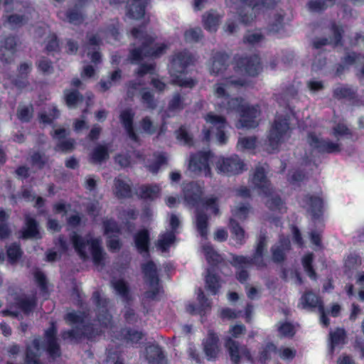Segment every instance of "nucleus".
I'll list each match as a JSON object with an SVG mask.
<instances>
[{
    "label": "nucleus",
    "instance_id": "1",
    "mask_svg": "<svg viewBox=\"0 0 364 364\" xmlns=\"http://www.w3.org/2000/svg\"><path fill=\"white\" fill-rule=\"evenodd\" d=\"M245 84L244 80L226 79L225 82L217 85L215 91L218 100L217 104L220 109L225 110L227 114L235 112L239 114L240 119L236 124L238 129L254 128L259 122L260 111L257 106L250 107L242 99L230 98L229 93H232L237 90L238 86H242Z\"/></svg>",
    "mask_w": 364,
    "mask_h": 364
},
{
    "label": "nucleus",
    "instance_id": "2",
    "mask_svg": "<svg viewBox=\"0 0 364 364\" xmlns=\"http://www.w3.org/2000/svg\"><path fill=\"white\" fill-rule=\"evenodd\" d=\"M213 161L216 164L218 173L226 175L237 174L243 170L245 166L237 156L213 158L209 151H205L198 152L191 156L188 169L195 173L208 176L210 174L209 163Z\"/></svg>",
    "mask_w": 364,
    "mask_h": 364
},
{
    "label": "nucleus",
    "instance_id": "3",
    "mask_svg": "<svg viewBox=\"0 0 364 364\" xmlns=\"http://www.w3.org/2000/svg\"><path fill=\"white\" fill-rule=\"evenodd\" d=\"M245 328L243 325L236 324L230 326L228 335L224 338V346L226 348L230 359L233 364H240L242 360H247L251 364H262L267 361L265 357L267 350L274 351V347L269 345L262 350H259L257 355L252 354L245 346H240L238 342L234 338H238L244 334Z\"/></svg>",
    "mask_w": 364,
    "mask_h": 364
},
{
    "label": "nucleus",
    "instance_id": "4",
    "mask_svg": "<svg viewBox=\"0 0 364 364\" xmlns=\"http://www.w3.org/2000/svg\"><path fill=\"white\" fill-rule=\"evenodd\" d=\"M203 188L198 183H191L184 188L185 200L187 203L197 206L196 214V225L201 237H206L208 233V218L202 213L205 210L214 215L219 213L218 198L210 196L200 200Z\"/></svg>",
    "mask_w": 364,
    "mask_h": 364
},
{
    "label": "nucleus",
    "instance_id": "5",
    "mask_svg": "<svg viewBox=\"0 0 364 364\" xmlns=\"http://www.w3.org/2000/svg\"><path fill=\"white\" fill-rule=\"evenodd\" d=\"M132 35L141 43L139 49H134L131 52L130 58L133 63H139L145 58L158 57L166 48L164 44L155 42L154 38L146 32L144 33L142 28H134Z\"/></svg>",
    "mask_w": 364,
    "mask_h": 364
},
{
    "label": "nucleus",
    "instance_id": "6",
    "mask_svg": "<svg viewBox=\"0 0 364 364\" xmlns=\"http://www.w3.org/2000/svg\"><path fill=\"white\" fill-rule=\"evenodd\" d=\"M56 328L54 324L46 331V344L41 346L38 340L35 339L27 347L26 364H41L39 356L42 351L46 350L48 353L55 357L60 355L59 346L55 338Z\"/></svg>",
    "mask_w": 364,
    "mask_h": 364
},
{
    "label": "nucleus",
    "instance_id": "7",
    "mask_svg": "<svg viewBox=\"0 0 364 364\" xmlns=\"http://www.w3.org/2000/svg\"><path fill=\"white\" fill-rule=\"evenodd\" d=\"M71 241L75 251L82 259H87L90 256L95 264L101 263L104 253L99 240L93 239L90 235L82 239L75 234L72 236Z\"/></svg>",
    "mask_w": 364,
    "mask_h": 364
},
{
    "label": "nucleus",
    "instance_id": "8",
    "mask_svg": "<svg viewBox=\"0 0 364 364\" xmlns=\"http://www.w3.org/2000/svg\"><path fill=\"white\" fill-rule=\"evenodd\" d=\"M193 62V58L186 52L175 55L169 65V73L173 83L181 87H191L195 85L192 79L183 78L186 67Z\"/></svg>",
    "mask_w": 364,
    "mask_h": 364
},
{
    "label": "nucleus",
    "instance_id": "9",
    "mask_svg": "<svg viewBox=\"0 0 364 364\" xmlns=\"http://www.w3.org/2000/svg\"><path fill=\"white\" fill-rule=\"evenodd\" d=\"M252 183L255 188L258 189V193L263 195L265 203L268 205L269 208L276 210H278L281 212L283 209V204L280 198L274 196L270 188V184L265 176V168L264 167H259L256 169L253 177Z\"/></svg>",
    "mask_w": 364,
    "mask_h": 364
},
{
    "label": "nucleus",
    "instance_id": "10",
    "mask_svg": "<svg viewBox=\"0 0 364 364\" xmlns=\"http://www.w3.org/2000/svg\"><path fill=\"white\" fill-rule=\"evenodd\" d=\"M205 126L203 129V138L208 141L212 136H215L220 144H223L227 140L225 129L227 127L225 119L219 114L210 112L205 117Z\"/></svg>",
    "mask_w": 364,
    "mask_h": 364
},
{
    "label": "nucleus",
    "instance_id": "11",
    "mask_svg": "<svg viewBox=\"0 0 364 364\" xmlns=\"http://www.w3.org/2000/svg\"><path fill=\"white\" fill-rule=\"evenodd\" d=\"M287 118L277 116L269 130L266 149L272 153L277 151L282 144L289 137V124Z\"/></svg>",
    "mask_w": 364,
    "mask_h": 364
},
{
    "label": "nucleus",
    "instance_id": "12",
    "mask_svg": "<svg viewBox=\"0 0 364 364\" xmlns=\"http://www.w3.org/2000/svg\"><path fill=\"white\" fill-rule=\"evenodd\" d=\"M66 319L70 324L76 325V329L65 332L63 335L64 339L74 341L80 333L88 338H92L95 329L92 326L85 324V317L81 313L70 312L67 314Z\"/></svg>",
    "mask_w": 364,
    "mask_h": 364
},
{
    "label": "nucleus",
    "instance_id": "13",
    "mask_svg": "<svg viewBox=\"0 0 364 364\" xmlns=\"http://www.w3.org/2000/svg\"><path fill=\"white\" fill-rule=\"evenodd\" d=\"M133 117L134 114L131 110H124L120 115L121 122L131 140L137 141L139 134L145 133L151 134L155 132V127L153 125L150 119L146 117L141 121L136 134L132 125Z\"/></svg>",
    "mask_w": 364,
    "mask_h": 364
},
{
    "label": "nucleus",
    "instance_id": "14",
    "mask_svg": "<svg viewBox=\"0 0 364 364\" xmlns=\"http://www.w3.org/2000/svg\"><path fill=\"white\" fill-rule=\"evenodd\" d=\"M265 246L264 240H261L256 250L255 257L253 259H248L242 256H235L232 257V264L237 270L240 272L237 273V279L243 283L247 278V273L246 269L250 265L251 262L255 263L259 267L261 266V263L263 262L262 253Z\"/></svg>",
    "mask_w": 364,
    "mask_h": 364
},
{
    "label": "nucleus",
    "instance_id": "15",
    "mask_svg": "<svg viewBox=\"0 0 364 364\" xmlns=\"http://www.w3.org/2000/svg\"><path fill=\"white\" fill-rule=\"evenodd\" d=\"M142 270L146 282L150 289V291L146 292V296L147 298L155 299L160 291L156 267L152 262H149L143 265Z\"/></svg>",
    "mask_w": 364,
    "mask_h": 364
},
{
    "label": "nucleus",
    "instance_id": "16",
    "mask_svg": "<svg viewBox=\"0 0 364 364\" xmlns=\"http://www.w3.org/2000/svg\"><path fill=\"white\" fill-rule=\"evenodd\" d=\"M203 350L208 360H215L221 353L220 341L218 335L210 331L203 341Z\"/></svg>",
    "mask_w": 364,
    "mask_h": 364
},
{
    "label": "nucleus",
    "instance_id": "17",
    "mask_svg": "<svg viewBox=\"0 0 364 364\" xmlns=\"http://www.w3.org/2000/svg\"><path fill=\"white\" fill-rule=\"evenodd\" d=\"M249 213V208L247 205H242L232 210V218L230 219V227L232 232L238 242H241L245 238V232L236 223L235 220H242L246 218Z\"/></svg>",
    "mask_w": 364,
    "mask_h": 364
},
{
    "label": "nucleus",
    "instance_id": "18",
    "mask_svg": "<svg viewBox=\"0 0 364 364\" xmlns=\"http://www.w3.org/2000/svg\"><path fill=\"white\" fill-rule=\"evenodd\" d=\"M179 225V220L175 215H171L170 217V225L172 230L166 233L161 234L159 238L156 247L162 252H166L174 243L176 237L174 231Z\"/></svg>",
    "mask_w": 364,
    "mask_h": 364
},
{
    "label": "nucleus",
    "instance_id": "19",
    "mask_svg": "<svg viewBox=\"0 0 364 364\" xmlns=\"http://www.w3.org/2000/svg\"><path fill=\"white\" fill-rule=\"evenodd\" d=\"M301 305L303 308H318L321 313V322L323 326H327L328 320L324 313L322 303L319 298L313 293H307L301 298Z\"/></svg>",
    "mask_w": 364,
    "mask_h": 364
},
{
    "label": "nucleus",
    "instance_id": "20",
    "mask_svg": "<svg viewBox=\"0 0 364 364\" xmlns=\"http://www.w3.org/2000/svg\"><path fill=\"white\" fill-rule=\"evenodd\" d=\"M309 143L314 151L336 152L339 150V145L337 143H331L321 139L318 136L311 134L309 136Z\"/></svg>",
    "mask_w": 364,
    "mask_h": 364
},
{
    "label": "nucleus",
    "instance_id": "21",
    "mask_svg": "<svg viewBox=\"0 0 364 364\" xmlns=\"http://www.w3.org/2000/svg\"><path fill=\"white\" fill-rule=\"evenodd\" d=\"M305 207L307 208L308 211L312 215V220L314 223L321 222V217L323 214V210L324 208V203L322 198L321 196H311L307 199L306 205Z\"/></svg>",
    "mask_w": 364,
    "mask_h": 364
},
{
    "label": "nucleus",
    "instance_id": "22",
    "mask_svg": "<svg viewBox=\"0 0 364 364\" xmlns=\"http://www.w3.org/2000/svg\"><path fill=\"white\" fill-rule=\"evenodd\" d=\"M237 68L242 73H245L250 75H255L261 70V64L257 56L250 59H241L237 65Z\"/></svg>",
    "mask_w": 364,
    "mask_h": 364
},
{
    "label": "nucleus",
    "instance_id": "23",
    "mask_svg": "<svg viewBox=\"0 0 364 364\" xmlns=\"http://www.w3.org/2000/svg\"><path fill=\"white\" fill-rule=\"evenodd\" d=\"M105 234L108 237V247L112 250H116L119 248L120 244L117 239L119 235V229L114 222L108 220L105 222Z\"/></svg>",
    "mask_w": 364,
    "mask_h": 364
},
{
    "label": "nucleus",
    "instance_id": "24",
    "mask_svg": "<svg viewBox=\"0 0 364 364\" xmlns=\"http://www.w3.org/2000/svg\"><path fill=\"white\" fill-rule=\"evenodd\" d=\"M148 0H127V15L129 18L139 19L145 14V7Z\"/></svg>",
    "mask_w": 364,
    "mask_h": 364
},
{
    "label": "nucleus",
    "instance_id": "25",
    "mask_svg": "<svg viewBox=\"0 0 364 364\" xmlns=\"http://www.w3.org/2000/svg\"><path fill=\"white\" fill-rule=\"evenodd\" d=\"M346 333L342 328H337L329 333V349L333 353L336 348H340L345 343Z\"/></svg>",
    "mask_w": 364,
    "mask_h": 364
},
{
    "label": "nucleus",
    "instance_id": "26",
    "mask_svg": "<svg viewBox=\"0 0 364 364\" xmlns=\"http://www.w3.org/2000/svg\"><path fill=\"white\" fill-rule=\"evenodd\" d=\"M198 301L200 304V306H195L191 303L186 305V311L192 314H200L202 315L210 306V302L205 298L204 294L202 290L199 289L198 292Z\"/></svg>",
    "mask_w": 364,
    "mask_h": 364
},
{
    "label": "nucleus",
    "instance_id": "27",
    "mask_svg": "<svg viewBox=\"0 0 364 364\" xmlns=\"http://www.w3.org/2000/svg\"><path fill=\"white\" fill-rule=\"evenodd\" d=\"M16 44V41L13 37L0 43V58L1 60L7 61L14 55Z\"/></svg>",
    "mask_w": 364,
    "mask_h": 364
},
{
    "label": "nucleus",
    "instance_id": "28",
    "mask_svg": "<svg viewBox=\"0 0 364 364\" xmlns=\"http://www.w3.org/2000/svg\"><path fill=\"white\" fill-rule=\"evenodd\" d=\"M67 134L68 132L65 129H57L55 130L53 137L58 141L57 147L59 150L67 151L73 146V141L65 139Z\"/></svg>",
    "mask_w": 364,
    "mask_h": 364
},
{
    "label": "nucleus",
    "instance_id": "29",
    "mask_svg": "<svg viewBox=\"0 0 364 364\" xmlns=\"http://www.w3.org/2000/svg\"><path fill=\"white\" fill-rule=\"evenodd\" d=\"M93 297L95 300L97 301L99 311H100V314L98 317V322L104 326L107 327L111 321L109 314L107 312L106 310L107 301L105 299H100V294L98 292L95 293Z\"/></svg>",
    "mask_w": 364,
    "mask_h": 364
},
{
    "label": "nucleus",
    "instance_id": "30",
    "mask_svg": "<svg viewBox=\"0 0 364 364\" xmlns=\"http://www.w3.org/2000/svg\"><path fill=\"white\" fill-rule=\"evenodd\" d=\"M146 359L152 364H164V356L157 345H151L146 348Z\"/></svg>",
    "mask_w": 364,
    "mask_h": 364
},
{
    "label": "nucleus",
    "instance_id": "31",
    "mask_svg": "<svg viewBox=\"0 0 364 364\" xmlns=\"http://www.w3.org/2000/svg\"><path fill=\"white\" fill-rule=\"evenodd\" d=\"M22 237L23 238L34 239H38L41 237L38 224L33 218L29 217L26 218V228L22 232Z\"/></svg>",
    "mask_w": 364,
    "mask_h": 364
},
{
    "label": "nucleus",
    "instance_id": "32",
    "mask_svg": "<svg viewBox=\"0 0 364 364\" xmlns=\"http://www.w3.org/2000/svg\"><path fill=\"white\" fill-rule=\"evenodd\" d=\"M134 242L136 249L140 253L148 252L149 249V233L146 230H140L134 237Z\"/></svg>",
    "mask_w": 364,
    "mask_h": 364
},
{
    "label": "nucleus",
    "instance_id": "33",
    "mask_svg": "<svg viewBox=\"0 0 364 364\" xmlns=\"http://www.w3.org/2000/svg\"><path fill=\"white\" fill-rule=\"evenodd\" d=\"M279 246H274L272 248L273 259L277 262L282 261L284 259L285 252L289 250V241L288 239L281 240Z\"/></svg>",
    "mask_w": 364,
    "mask_h": 364
},
{
    "label": "nucleus",
    "instance_id": "34",
    "mask_svg": "<svg viewBox=\"0 0 364 364\" xmlns=\"http://www.w3.org/2000/svg\"><path fill=\"white\" fill-rule=\"evenodd\" d=\"M160 188L157 186H141L139 188L137 194L144 199H154L159 196Z\"/></svg>",
    "mask_w": 364,
    "mask_h": 364
},
{
    "label": "nucleus",
    "instance_id": "35",
    "mask_svg": "<svg viewBox=\"0 0 364 364\" xmlns=\"http://www.w3.org/2000/svg\"><path fill=\"white\" fill-rule=\"evenodd\" d=\"M220 20V16L215 12H210L203 18L205 28L209 31H215Z\"/></svg>",
    "mask_w": 364,
    "mask_h": 364
},
{
    "label": "nucleus",
    "instance_id": "36",
    "mask_svg": "<svg viewBox=\"0 0 364 364\" xmlns=\"http://www.w3.org/2000/svg\"><path fill=\"white\" fill-rule=\"evenodd\" d=\"M214 269H208V274L205 278L206 287L213 294H215L220 287L218 278L213 274Z\"/></svg>",
    "mask_w": 364,
    "mask_h": 364
},
{
    "label": "nucleus",
    "instance_id": "37",
    "mask_svg": "<svg viewBox=\"0 0 364 364\" xmlns=\"http://www.w3.org/2000/svg\"><path fill=\"white\" fill-rule=\"evenodd\" d=\"M31 70V65L28 63H22L18 70V78L16 79L14 81V85L17 89H21L24 86L25 84V77H26L27 74Z\"/></svg>",
    "mask_w": 364,
    "mask_h": 364
},
{
    "label": "nucleus",
    "instance_id": "38",
    "mask_svg": "<svg viewBox=\"0 0 364 364\" xmlns=\"http://www.w3.org/2000/svg\"><path fill=\"white\" fill-rule=\"evenodd\" d=\"M203 251L209 264H215L220 261V255H219L210 245H205L203 247Z\"/></svg>",
    "mask_w": 364,
    "mask_h": 364
},
{
    "label": "nucleus",
    "instance_id": "39",
    "mask_svg": "<svg viewBox=\"0 0 364 364\" xmlns=\"http://www.w3.org/2000/svg\"><path fill=\"white\" fill-rule=\"evenodd\" d=\"M116 193L119 197H127L130 195L129 185L124 181L118 178L115 181Z\"/></svg>",
    "mask_w": 364,
    "mask_h": 364
},
{
    "label": "nucleus",
    "instance_id": "40",
    "mask_svg": "<svg viewBox=\"0 0 364 364\" xmlns=\"http://www.w3.org/2000/svg\"><path fill=\"white\" fill-rule=\"evenodd\" d=\"M16 304L21 311L24 313H28L33 309L35 305V299L32 297L18 299Z\"/></svg>",
    "mask_w": 364,
    "mask_h": 364
},
{
    "label": "nucleus",
    "instance_id": "41",
    "mask_svg": "<svg viewBox=\"0 0 364 364\" xmlns=\"http://www.w3.org/2000/svg\"><path fill=\"white\" fill-rule=\"evenodd\" d=\"M107 156V148L104 146H99L93 151L91 159L93 162L100 163L105 160Z\"/></svg>",
    "mask_w": 364,
    "mask_h": 364
},
{
    "label": "nucleus",
    "instance_id": "42",
    "mask_svg": "<svg viewBox=\"0 0 364 364\" xmlns=\"http://www.w3.org/2000/svg\"><path fill=\"white\" fill-rule=\"evenodd\" d=\"M176 139L183 145H192V137L190 136L185 127H180V129L176 132Z\"/></svg>",
    "mask_w": 364,
    "mask_h": 364
},
{
    "label": "nucleus",
    "instance_id": "43",
    "mask_svg": "<svg viewBox=\"0 0 364 364\" xmlns=\"http://www.w3.org/2000/svg\"><path fill=\"white\" fill-rule=\"evenodd\" d=\"M313 260V255L312 254H307L304 256L302 258V265L303 267L308 274V276L311 278L314 279L316 278L315 272L312 268L311 262Z\"/></svg>",
    "mask_w": 364,
    "mask_h": 364
},
{
    "label": "nucleus",
    "instance_id": "44",
    "mask_svg": "<svg viewBox=\"0 0 364 364\" xmlns=\"http://www.w3.org/2000/svg\"><path fill=\"white\" fill-rule=\"evenodd\" d=\"M112 287L117 294L123 298H127L128 295V287L127 284L122 279L113 280Z\"/></svg>",
    "mask_w": 364,
    "mask_h": 364
},
{
    "label": "nucleus",
    "instance_id": "45",
    "mask_svg": "<svg viewBox=\"0 0 364 364\" xmlns=\"http://www.w3.org/2000/svg\"><path fill=\"white\" fill-rule=\"evenodd\" d=\"M278 331L281 336H292L296 332V326L289 322H284L279 324Z\"/></svg>",
    "mask_w": 364,
    "mask_h": 364
},
{
    "label": "nucleus",
    "instance_id": "46",
    "mask_svg": "<svg viewBox=\"0 0 364 364\" xmlns=\"http://www.w3.org/2000/svg\"><path fill=\"white\" fill-rule=\"evenodd\" d=\"M65 100L66 105L69 107H73L76 106L82 100V99L79 97L78 93L76 91H65Z\"/></svg>",
    "mask_w": 364,
    "mask_h": 364
},
{
    "label": "nucleus",
    "instance_id": "47",
    "mask_svg": "<svg viewBox=\"0 0 364 364\" xmlns=\"http://www.w3.org/2000/svg\"><path fill=\"white\" fill-rule=\"evenodd\" d=\"M154 162L150 164H148L147 166L150 171L153 173H156L159 167L166 162V156L164 154H159L158 155H155L154 156Z\"/></svg>",
    "mask_w": 364,
    "mask_h": 364
},
{
    "label": "nucleus",
    "instance_id": "48",
    "mask_svg": "<svg viewBox=\"0 0 364 364\" xmlns=\"http://www.w3.org/2000/svg\"><path fill=\"white\" fill-rule=\"evenodd\" d=\"M256 140L252 137L240 138L237 143V148L240 150L252 149L255 147Z\"/></svg>",
    "mask_w": 364,
    "mask_h": 364
},
{
    "label": "nucleus",
    "instance_id": "49",
    "mask_svg": "<svg viewBox=\"0 0 364 364\" xmlns=\"http://www.w3.org/2000/svg\"><path fill=\"white\" fill-rule=\"evenodd\" d=\"M333 0H318L309 4V9L313 11H319L332 5Z\"/></svg>",
    "mask_w": 364,
    "mask_h": 364
},
{
    "label": "nucleus",
    "instance_id": "50",
    "mask_svg": "<svg viewBox=\"0 0 364 364\" xmlns=\"http://www.w3.org/2000/svg\"><path fill=\"white\" fill-rule=\"evenodd\" d=\"M21 252L16 245L10 246L7 250V256L10 262H15L21 256Z\"/></svg>",
    "mask_w": 364,
    "mask_h": 364
},
{
    "label": "nucleus",
    "instance_id": "51",
    "mask_svg": "<svg viewBox=\"0 0 364 364\" xmlns=\"http://www.w3.org/2000/svg\"><path fill=\"white\" fill-rule=\"evenodd\" d=\"M50 112L48 114L46 113H41L40 114V121L43 124H48L51 122L54 119L58 117V111L55 109V107H52V108L49 109Z\"/></svg>",
    "mask_w": 364,
    "mask_h": 364
},
{
    "label": "nucleus",
    "instance_id": "52",
    "mask_svg": "<svg viewBox=\"0 0 364 364\" xmlns=\"http://www.w3.org/2000/svg\"><path fill=\"white\" fill-rule=\"evenodd\" d=\"M360 264L361 259L355 254L349 255L345 261V266L349 269L356 268Z\"/></svg>",
    "mask_w": 364,
    "mask_h": 364
},
{
    "label": "nucleus",
    "instance_id": "53",
    "mask_svg": "<svg viewBox=\"0 0 364 364\" xmlns=\"http://www.w3.org/2000/svg\"><path fill=\"white\" fill-rule=\"evenodd\" d=\"M6 213L3 210H0V237L5 238L9 234V230L8 227L4 224V222L6 220Z\"/></svg>",
    "mask_w": 364,
    "mask_h": 364
},
{
    "label": "nucleus",
    "instance_id": "54",
    "mask_svg": "<svg viewBox=\"0 0 364 364\" xmlns=\"http://www.w3.org/2000/svg\"><path fill=\"white\" fill-rule=\"evenodd\" d=\"M31 114H32V107H21L18 109V117L20 120L26 122L31 118Z\"/></svg>",
    "mask_w": 364,
    "mask_h": 364
},
{
    "label": "nucleus",
    "instance_id": "55",
    "mask_svg": "<svg viewBox=\"0 0 364 364\" xmlns=\"http://www.w3.org/2000/svg\"><path fill=\"white\" fill-rule=\"evenodd\" d=\"M201 35L200 28L191 29L186 32L185 38L187 41H195L199 39Z\"/></svg>",
    "mask_w": 364,
    "mask_h": 364
},
{
    "label": "nucleus",
    "instance_id": "56",
    "mask_svg": "<svg viewBox=\"0 0 364 364\" xmlns=\"http://www.w3.org/2000/svg\"><path fill=\"white\" fill-rule=\"evenodd\" d=\"M277 0H263L260 3L258 1L254 0L255 2L252 4V10L253 11H255L261 9L262 8H264V7H267V8L270 7L271 6L277 2Z\"/></svg>",
    "mask_w": 364,
    "mask_h": 364
},
{
    "label": "nucleus",
    "instance_id": "57",
    "mask_svg": "<svg viewBox=\"0 0 364 364\" xmlns=\"http://www.w3.org/2000/svg\"><path fill=\"white\" fill-rule=\"evenodd\" d=\"M142 337V333L136 331H129L125 335V339L127 341H130L133 343H137V341L141 340Z\"/></svg>",
    "mask_w": 364,
    "mask_h": 364
},
{
    "label": "nucleus",
    "instance_id": "58",
    "mask_svg": "<svg viewBox=\"0 0 364 364\" xmlns=\"http://www.w3.org/2000/svg\"><path fill=\"white\" fill-rule=\"evenodd\" d=\"M23 18L19 14H15L8 18V23L11 27H16L23 23Z\"/></svg>",
    "mask_w": 364,
    "mask_h": 364
},
{
    "label": "nucleus",
    "instance_id": "59",
    "mask_svg": "<svg viewBox=\"0 0 364 364\" xmlns=\"http://www.w3.org/2000/svg\"><path fill=\"white\" fill-rule=\"evenodd\" d=\"M35 279L43 291L46 289V281L44 274L40 272L36 271L34 274Z\"/></svg>",
    "mask_w": 364,
    "mask_h": 364
},
{
    "label": "nucleus",
    "instance_id": "60",
    "mask_svg": "<svg viewBox=\"0 0 364 364\" xmlns=\"http://www.w3.org/2000/svg\"><path fill=\"white\" fill-rule=\"evenodd\" d=\"M120 77V72L118 70L114 71L112 74L111 80L107 83L105 82L102 81L100 82V86L102 90H107L112 85V82H114L117 81L118 78Z\"/></svg>",
    "mask_w": 364,
    "mask_h": 364
},
{
    "label": "nucleus",
    "instance_id": "61",
    "mask_svg": "<svg viewBox=\"0 0 364 364\" xmlns=\"http://www.w3.org/2000/svg\"><path fill=\"white\" fill-rule=\"evenodd\" d=\"M348 133V129L343 124H338L333 128V134L336 136L347 135Z\"/></svg>",
    "mask_w": 364,
    "mask_h": 364
},
{
    "label": "nucleus",
    "instance_id": "62",
    "mask_svg": "<svg viewBox=\"0 0 364 364\" xmlns=\"http://www.w3.org/2000/svg\"><path fill=\"white\" fill-rule=\"evenodd\" d=\"M154 67L151 64H142L138 70V75L139 77H142L144 75L146 74H152L154 73Z\"/></svg>",
    "mask_w": 364,
    "mask_h": 364
},
{
    "label": "nucleus",
    "instance_id": "63",
    "mask_svg": "<svg viewBox=\"0 0 364 364\" xmlns=\"http://www.w3.org/2000/svg\"><path fill=\"white\" fill-rule=\"evenodd\" d=\"M262 39V36L261 35L260 32L258 31L250 33L246 36V41L252 44L260 42Z\"/></svg>",
    "mask_w": 364,
    "mask_h": 364
},
{
    "label": "nucleus",
    "instance_id": "64",
    "mask_svg": "<svg viewBox=\"0 0 364 364\" xmlns=\"http://www.w3.org/2000/svg\"><path fill=\"white\" fill-rule=\"evenodd\" d=\"M18 352L19 347L16 345H13L9 348L8 355L9 357V360L8 361V364H14L12 360L16 359Z\"/></svg>",
    "mask_w": 364,
    "mask_h": 364
}]
</instances>
